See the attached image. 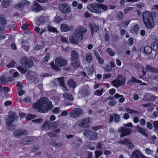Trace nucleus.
Listing matches in <instances>:
<instances>
[{
    "label": "nucleus",
    "instance_id": "1",
    "mask_svg": "<svg viewBox=\"0 0 158 158\" xmlns=\"http://www.w3.org/2000/svg\"><path fill=\"white\" fill-rule=\"evenodd\" d=\"M33 108L36 109L40 112L45 113L53 108L52 102L46 97H42L32 105Z\"/></svg>",
    "mask_w": 158,
    "mask_h": 158
},
{
    "label": "nucleus",
    "instance_id": "2",
    "mask_svg": "<svg viewBox=\"0 0 158 158\" xmlns=\"http://www.w3.org/2000/svg\"><path fill=\"white\" fill-rule=\"evenodd\" d=\"M87 31V29L80 26L75 31L73 36L69 37L70 42L74 44H77L79 42L83 39L84 35Z\"/></svg>",
    "mask_w": 158,
    "mask_h": 158
},
{
    "label": "nucleus",
    "instance_id": "3",
    "mask_svg": "<svg viewBox=\"0 0 158 158\" xmlns=\"http://www.w3.org/2000/svg\"><path fill=\"white\" fill-rule=\"evenodd\" d=\"M142 16L146 27L149 29L152 28L154 27V23L151 13L148 11H145L142 13Z\"/></svg>",
    "mask_w": 158,
    "mask_h": 158
},
{
    "label": "nucleus",
    "instance_id": "4",
    "mask_svg": "<svg viewBox=\"0 0 158 158\" xmlns=\"http://www.w3.org/2000/svg\"><path fill=\"white\" fill-rule=\"evenodd\" d=\"M22 67L18 66L17 69L22 73H24L27 71V69L32 67L33 65L32 61L29 58L24 57L21 60Z\"/></svg>",
    "mask_w": 158,
    "mask_h": 158
},
{
    "label": "nucleus",
    "instance_id": "5",
    "mask_svg": "<svg viewBox=\"0 0 158 158\" xmlns=\"http://www.w3.org/2000/svg\"><path fill=\"white\" fill-rule=\"evenodd\" d=\"M126 81V79L122 75H118L116 79L112 81L111 83L114 87L118 88L123 85Z\"/></svg>",
    "mask_w": 158,
    "mask_h": 158
},
{
    "label": "nucleus",
    "instance_id": "6",
    "mask_svg": "<svg viewBox=\"0 0 158 158\" xmlns=\"http://www.w3.org/2000/svg\"><path fill=\"white\" fill-rule=\"evenodd\" d=\"M84 134L88 138L89 140L92 141L97 140L98 137V133L89 130H85L84 132Z\"/></svg>",
    "mask_w": 158,
    "mask_h": 158
},
{
    "label": "nucleus",
    "instance_id": "7",
    "mask_svg": "<svg viewBox=\"0 0 158 158\" xmlns=\"http://www.w3.org/2000/svg\"><path fill=\"white\" fill-rule=\"evenodd\" d=\"M30 2L26 0H22L19 3L14 5V7L19 10L26 12V9L28 7Z\"/></svg>",
    "mask_w": 158,
    "mask_h": 158
},
{
    "label": "nucleus",
    "instance_id": "8",
    "mask_svg": "<svg viewBox=\"0 0 158 158\" xmlns=\"http://www.w3.org/2000/svg\"><path fill=\"white\" fill-rule=\"evenodd\" d=\"M60 125V123L59 121L49 123L47 121L44 123L43 126L44 130H45V128L48 127V129L50 130H53L58 127Z\"/></svg>",
    "mask_w": 158,
    "mask_h": 158
},
{
    "label": "nucleus",
    "instance_id": "9",
    "mask_svg": "<svg viewBox=\"0 0 158 158\" xmlns=\"http://www.w3.org/2000/svg\"><path fill=\"white\" fill-rule=\"evenodd\" d=\"M9 116L6 118V121L7 124L9 126L11 125L13 121L17 119L18 118L16 113L13 111H10L9 112Z\"/></svg>",
    "mask_w": 158,
    "mask_h": 158
},
{
    "label": "nucleus",
    "instance_id": "10",
    "mask_svg": "<svg viewBox=\"0 0 158 158\" xmlns=\"http://www.w3.org/2000/svg\"><path fill=\"white\" fill-rule=\"evenodd\" d=\"M83 110L80 108H76L72 110L69 114V116L73 118L79 117L82 113Z\"/></svg>",
    "mask_w": 158,
    "mask_h": 158
},
{
    "label": "nucleus",
    "instance_id": "11",
    "mask_svg": "<svg viewBox=\"0 0 158 158\" xmlns=\"http://www.w3.org/2000/svg\"><path fill=\"white\" fill-rule=\"evenodd\" d=\"M98 3H92L88 5L87 8L90 12L96 13H99L101 12Z\"/></svg>",
    "mask_w": 158,
    "mask_h": 158
},
{
    "label": "nucleus",
    "instance_id": "12",
    "mask_svg": "<svg viewBox=\"0 0 158 158\" xmlns=\"http://www.w3.org/2000/svg\"><path fill=\"white\" fill-rule=\"evenodd\" d=\"M59 8L62 14H69L71 11V8L69 5L66 3H63L59 6Z\"/></svg>",
    "mask_w": 158,
    "mask_h": 158
},
{
    "label": "nucleus",
    "instance_id": "13",
    "mask_svg": "<svg viewBox=\"0 0 158 158\" xmlns=\"http://www.w3.org/2000/svg\"><path fill=\"white\" fill-rule=\"evenodd\" d=\"M118 132L121 133L120 136L122 137L130 134L132 132V130L131 128H127L124 127H121L118 129Z\"/></svg>",
    "mask_w": 158,
    "mask_h": 158
},
{
    "label": "nucleus",
    "instance_id": "14",
    "mask_svg": "<svg viewBox=\"0 0 158 158\" xmlns=\"http://www.w3.org/2000/svg\"><path fill=\"white\" fill-rule=\"evenodd\" d=\"M27 134V132L24 129H18L15 130L13 133L14 135L16 137L19 138L22 135H26Z\"/></svg>",
    "mask_w": 158,
    "mask_h": 158
},
{
    "label": "nucleus",
    "instance_id": "15",
    "mask_svg": "<svg viewBox=\"0 0 158 158\" xmlns=\"http://www.w3.org/2000/svg\"><path fill=\"white\" fill-rule=\"evenodd\" d=\"M55 62L56 65L59 67L64 66L67 64L66 60L61 58H57L55 60Z\"/></svg>",
    "mask_w": 158,
    "mask_h": 158
},
{
    "label": "nucleus",
    "instance_id": "16",
    "mask_svg": "<svg viewBox=\"0 0 158 158\" xmlns=\"http://www.w3.org/2000/svg\"><path fill=\"white\" fill-rule=\"evenodd\" d=\"M6 21L5 16L3 15H0V33L2 32L4 30V25L6 24Z\"/></svg>",
    "mask_w": 158,
    "mask_h": 158
},
{
    "label": "nucleus",
    "instance_id": "17",
    "mask_svg": "<svg viewBox=\"0 0 158 158\" xmlns=\"http://www.w3.org/2000/svg\"><path fill=\"white\" fill-rule=\"evenodd\" d=\"M113 120L115 123H118L119 122L120 120L119 116L115 113L114 114H110L109 122L111 123L113 122Z\"/></svg>",
    "mask_w": 158,
    "mask_h": 158
},
{
    "label": "nucleus",
    "instance_id": "18",
    "mask_svg": "<svg viewBox=\"0 0 158 158\" xmlns=\"http://www.w3.org/2000/svg\"><path fill=\"white\" fill-rule=\"evenodd\" d=\"M89 118H85L82 120L78 124V126L84 128L87 127L89 126Z\"/></svg>",
    "mask_w": 158,
    "mask_h": 158
},
{
    "label": "nucleus",
    "instance_id": "19",
    "mask_svg": "<svg viewBox=\"0 0 158 158\" xmlns=\"http://www.w3.org/2000/svg\"><path fill=\"white\" fill-rule=\"evenodd\" d=\"M73 26L71 25L68 26L66 24H62L60 26V29L62 31L66 32L72 30L73 29Z\"/></svg>",
    "mask_w": 158,
    "mask_h": 158
},
{
    "label": "nucleus",
    "instance_id": "20",
    "mask_svg": "<svg viewBox=\"0 0 158 158\" xmlns=\"http://www.w3.org/2000/svg\"><path fill=\"white\" fill-rule=\"evenodd\" d=\"M143 155L139 151L135 150L131 155V158H142Z\"/></svg>",
    "mask_w": 158,
    "mask_h": 158
},
{
    "label": "nucleus",
    "instance_id": "21",
    "mask_svg": "<svg viewBox=\"0 0 158 158\" xmlns=\"http://www.w3.org/2000/svg\"><path fill=\"white\" fill-rule=\"evenodd\" d=\"M136 128L138 132L142 134L146 137H148V135L146 132V130L138 126L136 127Z\"/></svg>",
    "mask_w": 158,
    "mask_h": 158
},
{
    "label": "nucleus",
    "instance_id": "22",
    "mask_svg": "<svg viewBox=\"0 0 158 158\" xmlns=\"http://www.w3.org/2000/svg\"><path fill=\"white\" fill-rule=\"evenodd\" d=\"M35 142V139L33 138H25L23 139L22 142L21 143L25 145L27 144H31Z\"/></svg>",
    "mask_w": 158,
    "mask_h": 158
},
{
    "label": "nucleus",
    "instance_id": "23",
    "mask_svg": "<svg viewBox=\"0 0 158 158\" xmlns=\"http://www.w3.org/2000/svg\"><path fill=\"white\" fill-rule=\"evenodd\" d=\"M41 7L39 5L38 3L36 1H34L33 3L32 9L31 11H35L38 12L41 9Z\"/></svg>",
    "mask_w": 158,
    "mask_h": 158
},
{
    "label": "nucleus",
    "instance_id": "24",
    "mask_svg": "<svg viewBox=\"0 0 158 158\" xmlns=\"http://www.w3.org/2000/svg\"><path fill=\"white\" fill-rule=\"evenodd\" d=\"M78 57V54L76 52L75 50L71 52V60L72 61H76L77 60Z\"/></svg>",
    "mask_w": 158,
    "mask_h": 158
},
{
    "label": "nucleus",
    "instance_id": "25",
    "mask_svg": "<svg viewBox=\"0 0 158 158\" xmlns=\"http://www.w3.org/2000/svg\"><path fill=\"white\" fill-rule=\"evenodd\" d=\"M55 82L56 83L58 82L62 86L64 87V81L63 77H61L55 79Z\"/></svg>",
    "mask_w": 158,
    "mask_h": 158
},
{
    "label": "nucleus",
    "instance_id": "26",
    "mask_svg": "<svg viewBox=\"0 0 158 158\" xmlns=\"http://www.w3.org/2000/svg\"><path fill=\"white\" fill-rule=\"evenodd\" d=\"M139 26L138 24L134 25L131 29L130 30L131 32L133 34L137 33L139 30Z\"/></svg>",
    "mask_w": 158,
    "mask_h": 158
},
{
    "label": "nucleus",
    "instance_id": "27",
    "mask_svg": "<svg viewBox=\"0 0 158 158\" xmlns=\"http://www.w3.org/2000/svg\"><path fill=\"white\" fill-rule=\"evenodd\" d=\"M67 84L70 87L75 88L76 86V82L73 79H70L67 81Z\"/></svg>",
    "mask_w": 158,
    "mask_h": 158
},
{
    "label": "nucleus",
    "instance_id": "28",
    "mask_svg": "<svg viewBox=\"0 0 158 158\" xmlns=\"http://www.w3.org/2000/svg\"><path fill=\"white\" fill-rule=\"evenodd\" d=\"M91 31L92 34L94 32L98 31L99 29V27L98 25L95 24L93 25H92L91 26Z\"/></svg>",
    "mask_w": 158,
    "mask_h": 158
},
{
    "label": "nucleus",
    "instance_id": "29",
    "mask_svg": "<svg viewBox=\"0 0 158 158\" xmlns=\"http://www.w3.org/2000/svg\"><path fill=\"white\" fill-rule=\"evenodd\" d=\"M34 30L37 33H38L40 35H42L44 32L46 31L45 29H40V28L38 27H35V28Z\"/></svg>",
    "mask_w": 158,
    "mask_h": 158
},
{
    "label": "nucleus",
    "instance_id": "30",
    "mask_svg": "<svg viewBox=\"0 0 158 158\" xmlns=\"http://www.w3.org/2000/svg\"><path fill=\"white\" fill-rule=\"evenodd\" d=\"M146 69L147 71L152 72H156L157 71L156 68L152 67L149 65H146Z\"/></svg>",
    "mask_w": 158,
    "mask_h": 158
},
{
    "label": "nucleus",
    "instance_id": "31",
    "mask_svg": "<svg viewBox=\"0 0 158 158\" xmlns=\"http://www.w3.org/2000/svg\"><path fill=\"white\" fill-rule=\"evenodd\" d=\"M64 97L66 98L68 100L70 101H73L74 98H73L72 96L69 95V94L67 93H65L63 94Z\"/></svg>",
    "mask_w": 158,
    "mask_h": 158
},
{
    "label": "nucleus",
    "instance_id": "32",
    "mask_svg": "<svg viewBox=\"0 0 158 158\" xmlns=\"http://www.w3.org/2000/svg\"><path fill=\"white\" fill-rule=\"evenodd\" d=\"M85 58L87 61L89 63L91 62L92 59V58L90 53H87L86 54Z\"/></svg>",
    "mask_w": 158,
    "mask_h": 158
},
{
    "label": "nucleus",
    "instance_id": "33",
    "mask_svg": "<svg viewBox=\"0 0 158 158\" xmlns=\"http://www.w3.org/2000/svg\"><path fill=\"white\" fill-rule=\"evenodd\" d=\"M145 53L147 54H151L152 51V48L149 46H147L145 47Z\"/></svg>",
    "mask_w": 158,
    "mask_h": 158
},
{
    "label": "nucleus",
    "instance_id": "34",
    "mask_svg": "<svg viewBox=\"0 0 158 158\" xmlns=\"http://www.w3.org/2000/svg\"><path fill=\"white\" fill-rule=\"evenodd\" d=\"M48 20V17L42 16L39 18L38 21L40 22L41 23H44L47 22Z\"/></svg>",
    "mask_w": 158,
    "mask_h": 158
},
{
    "label": "nucleus",
    "instance_id": "35",
    "mask_svg": "<svg viewBox=\"0 0 158 158\" xmlns=\"http://www.w3.org/2000/svg\"><path fill=\"white\" fill-rule=\"evenodd\" d=\"M114 97L116 98H120L119 101L120 102H123L125 98L123 97V96L120 95L118 94H116L114 95Z\"/></svg>",
    "mask_w": 158,
    "mask_h": 158
},
{
    "label": "nucleus",
    "instance_id": "36",
    "mask_svg": "<svg viewBox=\"0 0 158 158\" xmlns=\"http://www.w3.org/2000/svg\"><path fill=\"white\" fill-rule=\"evenodd\" d=\"M155 130L157 132L158 135V120L153 122L152 123Z\"/></svg>",
    "mask_w": 158,
    "mask_h": 158
},
{
    "label": "nucleus",
    "instance_id": "37",
    "mask_svg": "<svg viewBox=\"0 0 158 158\" xmlns=\"http://www.w3.org/2000/svg\"><path fill=\"white\" fill-rule=\"evenodd\" d=\"M51 67L54 70L56 71H59L60 70V68L56 66L53 62L50 63Z\"/></svg>",
    "mask_w": 158,
    "mask_h": 158
},
{
    "label": "nucleus",
    "instance_id": "38",
    "mask_svg": "<svg viewBox=\"0 0 158 158\" xmlns=\"http://www.w3.org/2000/svg\"><path fill=\"white\" fill-rule=\"evenodd\" d=\"M35 117V115L33 114H29L27 115L26 117V119L27 120H29L32 119Z\"/></svg>",
    "mask_w": 158,
    "mask_h": 158
},
{
    "label": "nucleus",
    "instance_id": "39",
    "mask_svg": "<svg viewBox=\"0 0 158 158\" xmlns=\"http://www.w3.org/2000/svg\"><path fill=\"white\" fill-rule=\"evenodd\" d=\"M123 12L122 11H120L117 13L116 18L117 19L120 20L123 18Z\"/></svg>",
    "mask_w": 158,
    "mask_h": 158
},
{
    "label": "nucleus",
    "instance_id": "40",
    "mask_svg": "<svg viewBox=\"0 0 158 158\" xmlns=\"http://www.w3.org/2000/svg\"><path fill=\"white\" fill-rule=\"evenodd\" d=\"M158 44L154 41L153 43L151 44V47L153 49L154 51L158 49Z\"/></svg>",
    "mask_w": 158,
    "mask_h": 158
},
{
    "label": "nucleus",
    "instance_id": "41",
    "mask_svg": "<svg viewBox=\"0 0 158 158\" xmlns=\"http://www.w3.org/2000/svg\"><path fill=\"white\" fill-rule=\"evenodd\" d=\"M48 29L49 31L53 32H58L56 28L54 27L51 26H49L48 27Z\"/></svg>",
    "mask_w": 158,
    "mask_h": 158
},
{
    "label": "nucleus",
    "instance_id": "42",
    "mask_svg": "<svg viewBox=\"0 0 158 158\" xmlns=\"http://www.w3.org/2000/svg\"><path fill=\"white\" fill-rule=\"evenodd\" d=\"M125 110L128 113L130 114H132V113H138V112L137 111L130 109L129 108H127Z\"/></svg>",
    "mask_w": 158,
    "mask_h": 158
},
{
    "label": "nucleus",
    "instance_id": "43",
    "mask_svg": "<svg viewBox=\"0 0 158 158\" xmlns=\"http://www.w3.org/2000/svg\"><path fill=\"white\" fill-rule=\"evenodd\" d=\"M99 6L100 9H102L104 10L105 11L106 10L108 9V6L99 3Z\"/></svg>",
    "mask_w": 158,
    "mask_h": 158
},
{
    "label": "nucleus",
    "instance_id": "44",
    "mask_svg": "<svg viewBox=\"0 0 158 158\" xmlns=\"http://www.w3.org/2000/svg\"><path fill=\"white\" fill-rule=\"evenodd\" d=\"M52 112L55 114H59L61 112V110L59 108L55 107L52 110Z\"/></svg>",
    "mask_w": 158,
    "mask_h": 158
},
{
    "label": "nucleus",
    "instance_id": "45",
    "mask_svg": "<svg viewBox=\"0 0 158 158\" xmlns=\"http://www.w3.org/2000/svg\"><path fill=\"white\" fill-rule=\"evenodd\" d=\"M75 61V62H73L72 63V65L74 68H77L79 66V61L77 60Z\"/></svg>",
    "mask_w": 158,
    "mask_h": 158
},
{
    "label": "nucleus",
    "instance_id": "46",
    "mask_svg": "<svg viewBox=\"0 0 158 158\" xmlns=\"http://www.w3.org/2000/svg\"><path fill=\"white\" fill-rule=\"evenodd\" d=\"M130 141L129 139H125L122 141L119 142V143L120 144L127 145V144L129 143Z\"/></svg>",
    "mask_w": 158,
    "mask_h": 158
},
{
    "label": "nucleus",
    "instance_id": "47",
    "mask_svg": "<svg viewBox=\"0 0 158 158\" xmlns=\"http://www.w3.org/2000/svg\"><path fill=\"white\" fill-rule=\"evenodd\" d=\"M103 89H102L101 90H97L94 92V94L98 96H101L102 95Z\"/></svg>",
    "mask_w": 158,
    "mask_h": 158
},
{
    "label": "nucleus",
    "instance_id": "48",
    "mask_svg": "<svg viewBox=\"0 0 158 158\" xmlns=\"http://www.w3.org/2000/svg\"><path fill=\"white\" fill-rule=\"evenodd\" d=\"M105 70L107 72L110 73L112 71V69L109 65H107L105 67Z\"/></svg>",
    "mask_w": 158,
    "mask_h": 158
},
{
    "label": "nucleus",
    "instance_id": "49",
    "mask_svg": "<svg viewBox=\"0 0 158 158\" xmlns=\"http://www.w3.org/2000/svg\"><path fill=\"white\" fill-rule=\"evenodd\" d=\"M10 72L11 73V74H13V77H17L19 74V73L15 71V70H10Z\"/></svg>",
    "mask_w": 158,
    "mask_h": 158
},
{
    "label": "nucleus",
    "instance_id": "50",
    "mask_svg": "<svg viewBox=\"0 0 158 158\" xmlns=\"http://www.w3.org/2000/svg\"><path fill=\"white\" fill-rule=\"evenodd\" d=\"M2 6L4 7L7 8L9 7V4L8 2L3 1L2 3Z\"/></svg>",
    "mask_w": 158,
    "mask_h": 158
},
{
    "label": "nucleus",
    "instance_id": "51",
    "mask_svg": "<svg viewBox=\"0 0 158 158\" xmlns=\"http://www.w3.org/2000/svg\"><path fill=\"white\" fill-rule=\"evenodd\" d=\"M106 51L111 56H113L114 55V52H113L110 48H107Z\"/></svg>",
    "mask_w": 158,
    "mask_h": 158
},
{
    "label": "nucleus",
    "instance_id": "52",
    "mask_svg": "<svg viewBox=\"0 0 158 158\" xmlns=\"http://www.w3.org/2000/svg\"><path fill=\"white\" fill-rule=\"evenodd\" d=\"M25 103H29L31 102V99L29 97H27L24 98L23 100Z\"/></svg>",
    "mask_w": 158,
    "mask_h": 158
},
{
    "label": "nucleus",
    "instance_id": "53",
    "mask_svg": "<svg viewBox=\"0 0 158 158\" xmlns=\"http://www.w3.org/2000/svg\"><path fill=\"white\" fill-rule=\"evenodd\" d=\"M15 64V61H12L10 62L8 64L6 65L7 67L10 68L11 67H14Z\"/></svg>",
    "mask_w": 158,
    "mask_h": 158
},
{
    "label": "nucleus",
    "instance_id": "54",
    "mask_svg": "<svg viewBox=\"0 0 158 158\" xmlns=\"http://www.w3.org/2000/svg\"><path fill=\"white\" fill-rule=\"evenodd\" d=\"M43 119L39 118L37 119H35L32 120V121L34 123H40L42 122Z\"/></svg>",
    "mask_w": 158,
    "mask_h": 158
},
{
    "label": "nucleus",
    "instance_id": "55",
    "mask_svg": "<svg viewBox=\"0 0 158 158\" xmlns=\"http://www.w3.org/2000/svg\"><path fill=\"white\" fill-rule=\"evenodd\" d=\"M50 57V55L49 54H48L46 55L44 57L43 59V61L44 62H47Z\"/></svg>",
    "mask_w": 158,
    "mask_h": 158
},
{
    "label": "nucleus",
    "instance_id": "56",
    "mask_svg": "<svg viewBox=\"0 0 158 158\" xmlns=\"http://www.w3.org/2000/svg\"><path fill=\"white\" fill-rule=\"evenodd\" d=\"M48 135L50 137H54L56 136V134L54 132H51L48 133Z\"/></svg>",
    "mask_w": 158,
    "mask_h": 158
},
{
    "label": "nucleus",
    "instance_id": "57",
    "mask_svg": "<svg viewBox=\"0 0 158 158\" xmlns=\"http://www.w3.org/2000/svg\"><path fill=\"white\" fill-rule=\"evenodd\" d=\"M6 80L4 77V76L0 77V83L2 84H4L6 83Z\"/></svg>",
    "mask_w": 158,
    "mask_h": 158
},
{
    "label": "nucleus",
    "instance_id": "58",
    "mask_svg": "<svg viewBox=\"0 0 158 158\" xmlns=\"http://www.w3.org/2000/svg\"><path fill=\"white\" fill-rule=\"evenodd\" d=\"M54 20L55 22L58 23L62 20V19L60 17L56 16Z\"/></svg>",
    "mask_w": 158,
    "mask_h": 158
},
{
    "label": "nucleus",
    "instance_id": "59",
    "mask_svg": "<svg viewBox=\"0 0 158 158\" xmlns=\"http://www.w3.org/2000/svg\"><path fill=\"white\" fill-rule=\"evenodd\" d=\"M132 9L133 7H128L124 9V12L125 13H128L129 11L132 10Z\"/></svg>",
    "mask_w": 158,
    "mask_h": 158
},
{
    "label": "nucleus",
    "instance_id": "60",
    "mask_svg": "<svg viewBox=\"0 0 158 158\" xmlns=\"http://www.w3.org/2000/svg\"><path fill=\"white\" fill-rule=\"evenodd\" d=\"M95 154L96 158H98L101 155L102 152L101 151H97L95 152Z\"/></svg>",
    "mask_w": 158,
    "mask_h": 158
},
{
    "label": "nucleus",
    "instance_id": "61",
    "mask_svg": "<svg viewBox=\"0 0 158 158\" xmlns=\"http://www.w3.org/2000/svg\"><path fill=\"white\" fill-rule=\"evenodd\" d=\"M63 144V142H61L59 143H54V146L57 147H60L62 146Z\"/></svg>",
    "mask_w": 158,
    "mask_h": 158
},
{
    "label": "nucleus",
    "instance_id": "62",
    "mask_svg": "<svg viewBox=\"0 0 158 158\" xmlns=\"http://www.w3.org/2000/svg\"><path fill=\"white\" fill-rule=\"evenodd\" d=\"M131 81L132 82H135L138 83H139L141 82V81L138 80H137L135 78V77H132L131 79Z\"/></svg>",
    "mask_w": 158,
    "mask_h": 158
},
{
    "label": "nucleus",
    "instance_id": "63",
    "mask_svg": "<svg viewBox=\"0 0 158 158\" xmlns=\"http://www.w3.org/2000/svg\"><path fill=\"white\" fill-rule=\"evenodd\" d=\"M139 122L141 125L142 126H144L145 125L146 122L143 119H141L139 121Z\"/></svg>",
    "mask_w": 158,
    "mask_h": 158
},
{
    "label": "nucleus",
    "instance_id": "64",
    "mask_svg": "<svg viewBox=\"0 0 158 158\" xmlns=\"http://www.w3.org/2000/svg\"><path fill=\"white\" fill-rule=\"evenodd\" d=\"M97 59L98 60L99 63L101 64H102L104 63V60L102 58L100 57L97 58Z\"/></svg>",
    "mask_w": 158,
    "mask_h": 158
}]
</instances>
